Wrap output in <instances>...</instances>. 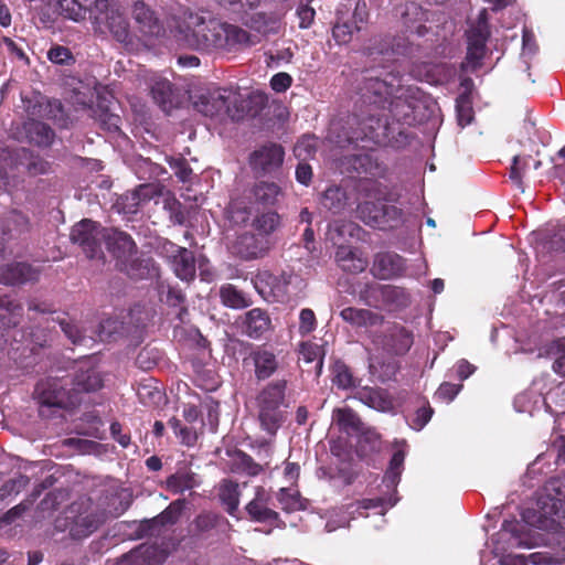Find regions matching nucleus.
Returning <instances> with one entry per match:
<instances>
[{
  "label": "nucleus",
  "instance_id": "obj_1",
  "mask_svg": "<svg viewBox=\"0 0 565 565\" xmlns=\"http://www.w3.org/2000/svg\"><path fill=\"white\" fill-rule=\"evenodd\" d=\"M175 38L184 46L201 52L232 50L258 43L241 26L221 22L196 12H186L175 28Z\"/></svg>",
  "mask_w": 565,
  "mask_h": 565
},
{
  "label": "nucleus",
  "instance_id": "obj_2",
  "mask_svg": "<svg viewBox=\"0 0 565 565\" xmlns=\"http://www.w3.org/2000/svg\"><path fill=\"white\" fill-rule=\"evenodd\" d=\"M562 480H551L537 501L539 511H525L523 519L531 525L551 531L565 525V492Z\"/></svg>",
  "mask_w": 565,
  "mask_h": 565
},
{
  "label": "nucleus",
  "instance_id": "obj_3",
  "mask_svg": "<svg viewBox=\"0 0 565 565\" xmlns=\"http://www.w3.org/2000/svg\"><path fill=\"white\" fill-rule=\"evenodd\" d=\"M287 382L278 380L267 384L257 395L258 420L262 429L274 437L286 419L285 393Z\"/></svg>",
  "mask_w": 565,
  "mask_h": 565
},
{
  "label": "nucleus",
  "instance_id": "obj_4",
  "mask_svg": "<svg viewBox=\"0 0 565 565\" xmlns=\"http://www.w3.org/2000/svg\"><path fill=\"white\" fill-rule=\"evenodd\" d=\"M244 97L236 90L216 88L202 94L194 103L198 111L211 118L239 120L244 117Z\"/></svg>",
  "mask_w": 565,
  "mask_h": 565
},
{
  "label": "nucleus",
  "instance_id": "obj_5",
  "mask_svg": "<svg viewBox=\"0 0 565 565\" xmlns=\"http://www.w3.org/2000/svg\"><path fill=\"white\" fill-rule=\"evenodd\" d=\"M108 518V513L90 499L82 498L73 502L66 511L70 533L82 539L95 532Z\"/></svg>",
  "mask_w": 565,
  "mask_h": 565
},
{
  "label": "nucleus",
  "instance_id": "obj_6",
  "mask_svg": "<svg viewBox=\"0 0 565 565\" xmlns=\"http://www.w3.org/2000/svg\"><path fill=\"white\" fill-rule=\"evenodd\" d=\"M107 231L90 220H83L72 228L71 241L78 244L87 257L97 258L102 256V242Z\"/></svg>",
  "mask_w": 565,
  "mask_h": 565
},
{
  "label": "nucleus",
  "instance_id": "obj_7",
  "mask_svg": "<svg viewBox=\"0 0 565 565\" xmlns=\"http://www.w3.org/2000/svg\"><path fill=\"white\" fill-rule=\"evenodd\" d=\"M291 276L281 274L273 275L268 270H260L253 279L257 292L267 301H282L288 295V286Z\"/></svg>",
  "mask_w": 565,
  "mask_h": 565
},
{
  "label": "nucleus",
  "instance_id": "obj_8",
  "mask_svg": "<svg viewBox=\"0 0 565 565\" xmlns=\"http://www.w3.org/2000/svg\"><path fill=\"white\" fill-rule=\"evenodd\" d=\"M372 341L388 353L404 354L411 349L413 337L404 327L392 324L385 330L384 334L373 335Z\"/></svg>",
  "mask_w": 565,
  "mask_h": 565
},
{
  "label": "nucleus",
  "instance_id": "obj_9",
  "mask_svg": "<svg viewBox=\"0 0 565 565\" xmlns=\"http://www.w3.org/2000/svg\"><path fill=\"white\" fill-rule=\"evenodd\" d=\"M399 215L397 207L383 202H364L358 206V216L370 226L383 227Z\"/></svg>",
  "mask_w": 565,
  "mask_h": 565
},
{
  "label": "nucleus",
  "instance_id": "obj_10",
  "mask_svg": "<svg viewBox=\"0 0 565 565\" xmlns=\"http://www.w3.org/2000/svg\"><path fill=\"white\" fill-rule=\"evenodd\" d=\"M42 403L49 406L71 407L79 403L81 397H77L72 388L60 380H50L42 385L40 391Z\"/></svg>",
  "mask_w": 565,
  "mask_h": 565
},
{
  "label": "nucleus",
  "instance_id": "obj_11",
  "mask_svg": "<svg viewBox=\"0 0 565 565\" xmlns=\"http://www.w3.org/2000/svg\"><path fill=\"white\" fill-rule=\"evenodd\" d=\"M268 239L250 232L239 234L232 244L233 253L239 255L244 259L262 257L268 252Z\"/></svg>",
  "mask_w": 565,
  "mask_h": 565
},
{
  "label": "nucleus",
  "instance_id": "obj_12",
  "mask_svg": "<svg viewBox=\"0 0 565 565\" xmlns=\"http://www.w3.org/2000/svg\"><path fill=\"white\" fill-rule=\"evenodd\" d=\"M250 361L254 366L255 377L265 381L273 376L280 367L277 355L268 349L257 348L252 351L245 360Z\"/></svg>",
  "mask_w": 565,
  "mask_h": 565
},
{
  "label": "nucleus",
  "instance_id": "obj_13",
  "mask_svg": "<svg viewBox=\"0 0 565 565\" xmlns=\"http://www.w3.org/2000/svg\"><path fill=\"white\" fill-rule=\"evenodd\" d=\"M405 270L404 259L395 253H380L375 256L372 266L373 275L380 279H391L402 275Z\"/></svg>",
  "mask_w": 565,
  "mask_h": 565
},
{
  "label": "nucleus",
  "instance_id": "obj_14",
  "mask_svg": "<svg viewBox=\"0 0 565 565\" xmlns=\"http://www.w3.org/2000/svg\"><path fill=\"white\" fill-rule=\"evenodd\" d=\"M286 13L284 4L274 11H260L250 17L249 25L258 33L276 34L282 26V18Z\"/></svg>",
  "mask_w": 565,
  "mask_h": 565
},
{
  "label": "nucleus",
  "instance_id": "obj_15",
  "mask_svg": "<svg viewBox=\"0 0 565 565\" xmlns=\"http://www.w3.org/2000/svg\"><path fill=\"white\" fill-rule=\"evenodd\" d=\"M105 244L107 249L122 262L128 260L136 252V244L131 237L114 228H108L105 234Z\"/></svg>",
  "mask_w": 565,
  "mask_h": 565
},
{
  "label": "nucleus",
  "instance_id": "obj_16",
  "mask_svg": "<svg viewBox=\"0 0 565 565\" xmlns=\"http://www.w3.org/2000/svg\"><path fill=\"white\" fill-rule=\"evenodd\" d=\"M284 160V150L278 145L264 146L252 156V166L264 172H270L279 168Z\"/></svg>",
  "mask_w": 565,
  "mask_h": 565
},
{
  "label": "nucleus",
  "instance_id": "obj_17",
  "mask_svg": "<svg viewBox=\"0 0 565 565\" xmlns=\"http://www.w3.org/2000/svg\"><path fill=\"white\" fill-rule=\"evenodd\" d=\"M364 405L369 406L379 412H392L394 409V403L388 393L377 387H362L354 396Z\"/></svg>",
  "mask_w": 565,
  "mask_h": 565
},
{
  "label": "nucleus",
  "instance_id": "obj_18",
  "mask_svg": "<svg viewBox=\"0 0 565 565\" xmlns=\"http://www.w3.org/2000/svg\"><path fill=\"white\" fill-rule=\"evenodd\" d=\"M488 35L489 32L484 23H480L478 28L471 30L468 34L467 62L473 68L479 66L484 55Z\"/></svg>",
  "mask_w": 565,
  "mask_h": 565
},
{
  "label": "nucleus",
  "instance_id": "obj_19",
  "mask_svg": "<svg viewBox=\"0 0 565 565\" xmlns=\"http://www.w3.org/2000/svg\"><path fill=\"white\" fill-rule=\"evenodd\" d=\"M39 271L25 263L10 264L0 269V279L7 285L24 284L36 280Z\"/></svg>",
  "mask_w": 565,
  "mask_h": 565
},
{
  "label": "nucleus",
  "instance_id": "obj_20",
  "mask_svg": "<svg viewBox=\"0 0 565 565\" xmlns=\"http://www.w3.org/2000/svg\"><path fill=\"white\" fill-rule=\"evenodd\" d=\"M340 317L355 328H372L383 323L384 317L369 309L348 307Z\"/></svg>",
  "mask_w": 565,
  "mask_h": 565
},
{
  "label": "nucleus",
  "instance_id": "obj_21",
  "mask_svg": "<svg viewBox=\"0 0 565 565\" xmlns=\"http://www.w3.org/2000/svg\"><path fill=\"white\" fill-rule=\"evenodd\" d=\"M335 262L344 271L351 274L362 273L369 265L366 257L358 249L344 245L338 247Z\"/></svg>",
  "mask_w": 565,
  "mask_h": 565
},
{
  "label": "nucleus",
  "instance_id": "obj_22",
  "mask_svg": "<svg viewBox=\"0 0 565 565\" xmlns=\"http://www.w3.org/2000/svg\"><path fill=\"white\" fill-rule=\"evenodd\" d=\"M139 30L146 35H158L161 31L159 20L154 12L141 1H136L131 11Z\"/></svg>",
  "mask_w": 565,
  "mask_h": 565
},
{
  "label": "nucleus",
  "instance_id": "obj_23",
  "mask_svg": "<svg viewBox=\"0 0 565 565\" xmlns=\"http://www.w3.org/2000/svg\"><path fill=\"white\" fill-rule=\"evenodd\" d=\"M268 498L264 488H256L255 498L246 505V511L253 520L270 522L278 519V513L267 507Z\"/></svg>",
  "mask_w": 565,
  "mask_h": 565
},
{
  "label": "nucleus",
  "instance_id": "obj_24",
  "mask_svg": "<svg viewBox=\"0 0 565 565\" xmlns=\"http://www.w3.org/2000/svg\"><path fill=\"white\" fill-rule=\"evenodd\" d=\"M72 390L79 397L83 393L96 392L103 386V380L95 369H78L76 372L73 382Z\"/></svg>",
  "mask_w": 565,
  "mask_h": 565
},
{
  "label": "nucleus",
  "instance_id": "obj_25",
  "mask_svg": "<svg viewBox=\"0 0 565 565\" xmlns=\"http://www.w3.org/2000/svg\"><path fill=\"white\" fill-rule=\"evenodd\" d=\"M150 90L154 102L162 108V110L167 113L170 111L174 103V90L172 84L168 79L156 75L151 79Z\"/></svg>",
  "mask_w": 565,
  "mask_h": 565
},
{
  "label": "nucleus",
  "instance_id": "obj_26",
  "mask_svg": "<svg viewBox=\"0 0 565 565\" xmlns=\"http://www.w3.org/2000/svg\"><path fill=\"white\" fill-rule=\"evenodd\" d=\"M320 204L333 214L342 213L350 205L347 191L337 185L329 186L321 194Z\"/></svg>",
  "mask_w": 565,
  "mask_h": 565
},
{
  "label": "nucleus",
  "instance_id": "obj_27",
  "mask_svg": "<svg viewBox=\"0 0 565 565\" xmlns=\"http://www.w3.org/2000/svg\"><path fill=\"white\" fill-rule=\"evenodd\" d=\"M24 138L36 146H49L54 137L52 129L36 120H28L23 124Z\"/></svg>",
  "mask_w": 565,
  "mask_h": 565
},
{
  "label": "nucleus",
  "instance_id": "obj_28",
  "mask_svg": "<svg viewBox=\"0 0 565 565\" xmlns=\"http://www.w3.org/2000/svg\"><path fill=\"white\" fill-rule=\"evenodd\" d=\"M172 265L175 275L182 280H190L195 275V263L192 252L179 247L178 254L173 256Z\"/></svg>",
  "mask_w": 565,
  "mask_h": 565
},
{
  "label": "nucleus",
  "instance_id": "obj_29",
  "mask_svg": "<svg viewBox=\"0 0 565 565\" xmlns=\"http://www.w3.org/2000/svg\"><path fill=\"white\" fill-rule=\"evenodd\" d=\"M280 215L275 211H267L255 215L252 227L256 233L266 238L280 226Z\"/></svg>",
  "mask_w": 565,
  "mask_h": 565
},
{
  "label": "nucleus",
  "instance_id": "obj_30",
  "mask_svg": "<svg viewBox=\"0 0 565 565\" xmlns=\"http://www.w3.org/2000/svg\"><path fill=\"white\" fill-rule=\"evenodd\" d=\"M270 320L260 309H252L245 317V331L250 338H259L269 329Z\"/></svg>",
  "mask_w": 565,
  "mask_h": 565
},
{
  "label": "nucleus",
  "instance_id": "obj_31",
  "mask_svg": "<svg viewBox=\"0 0 565 565\" xmlns=\"http://www.w3.org/2000/svg\"><path fill=\"white\" fill-rule=\"evenodd\" d=\"M281 195V188L274 182H259L254 188L255 201L263 205H275Z\"/></svg>",
  "mask_w": 565,
  "mask_h": 565
},
{
  "label": "nucleus",
  "instance_id": "obj_32",
  "mask_svg": "<svg viewBox=\"0 0 565 565\" xmlns=\"http://www.w3.org/2000/svg\"><path fill=\"white\" fill-rule=\"evenodd\" d=\"M218 497L226 511L233 515L239 504L238 484L231 480H223L220 484Z\"/></svg>",
  "mask_w": 565,
  "mask_h": 565
},
{
  "label": "nucleus",
  "instance_id": "obj_33",
  "mask_svg": "<svg viewBox=\"0 0 565 565\" xmlns=\"http://www.w3.org/2000/svg\"><path fill=\"white\" fill-rule=\"evenodd\" d=\"M363 90V96L374 104L386 100L392 95V87L385 81L379 78L367 79Z\"/></svg>",
  "mask_w": 565,
  "mask_h": 565
},
{
  "label": "nucleus",
  "instance_id": "obj_34",
  "mask_svg": "<svg viewBox=\"0 0 565 565\" xmlns=\"http://www.w3.org/2000/svg\"><path fill=\"white\" fill-rule=\"evenodd\" d=\"M333 420L344 431H361L363 423L351 408H338L333 412Z\"/></svg>",
  "mask_w": 565,
  "mask_h": 565
},
{
  "label": "nucleus",
  "instance_id": "obj_35",
  "mask_svg": "<svg viewBox=\"0 0 565 565\" xmlns=\"http://www.w3.org/2000/svg\"><path fill=\"white\" fill-rule=\"evenodd\" d=\"M220 296L222 302L230 308L243 309L249 306V299L233 285L227 284L222 286Z\"/></svg>",
  "mask_w": 565,
  "mask_h": 565
},
{
  "label": "nucleus",
  "instance_id": "obj_36",
  "mask_svg": "<svg viewBox=\"0 0 565 565\" xmlns=\"http://www.w3.org/2000/svg\"><path fill=\"white\" fill-rule=\"evenodd\" d=\"M198 484L195 475L190 471L177 472L167 479V487L173 493H182Z\"/></svg>",
  "mask_w": 565,
  "mask_h": 565
},
{
  "label": "nucleus",
  "instance_id": "obj_37",
  "mask_svg": "<svg viewBox=\"0 0 565 565\" xmlns=\"http://www.w3.org/2000/svg\"><path fill=\"white\" fill-rule=\"evenodd\" d=\"M89 3L87 7L82 6L77 0H60L58 8L60 13L75 22H79L85 19L87 9L89 10Z\"/></svg>",
  "mask_w": 565,
  "mask_h": 565
},
{
  "label": "nucleus",
  "instance_id": "obj_38",
  "mask_svg": "<svg viewBox=\"0 0 565 565\" xmlns=\"http://www.w3.org/2000/svg\"><path fill=\"white\" fill-rule=\"evenodd\" d=\"M544 353L548 356H556L553 370L561 375H565V337L548 344Z\"/></svg>",
  "mask_w": 565,
  "mask_h": 565
},
{
  "label": "nucleus",
  "instance_id": "obj_39",
  "mask_svg": "<svg viewBox=\"0 0 565 565\" xmlns=\"http://www.w3.org/2000/svg\"><path fill=\"white\" fill-rule=\"evenodd\" d=\"M332 383L341 390H349L354 386L353 376L349 367L342 362H335L332 367Z\"/></svg>",
  "mask_w": 565,
  "mask_h": 565
},
{
  "label": "nucleus",
  "instance_id": "obj_40",
  "mask_svg": "<svg viewBox=\"0 0 565 565\" xmlns=\"http://www.w3.org/2000/svg\"><path fill=\"white\" fill-rule=\"evenodd\" d=\"M169 426L174 431L175 436L180 438L182 445L192 447L196 441V433L194 429L182 426L180 419L173 417L169 420Z\"/></svg>",
  "mask_w": 565,
  "mask_h": 565
},
{
  "label": "nucleus",
  "instance_id": "obj_41",
  "mask_svg": "<svg viewBox=\"0 0 565 565\" xmlns=\"http://www.w3.org/2000/svg\"><path fill=\"white\" fill-rule=\"evenodd\" d=\"M235 467L237 471L245 472L252 477L259 475L264 470L262 465L255 462L250 456L241 451L235 456Z\"/></svg>",
  "mask_w": 565,
  "mask_h": 565
},
{
  "label": "nucleus",
  "instance_id": "obj_42",
  "mask_svg": "<svg viewBox=\"0 0 565 565\" xmlns=\"http://www.w3.org/2000/svg\"><path fill=\"white\" fill-rule=\"evenodd\" d=\"M361 30L360 25H354L352 22H338L332 30L334 40L339 44H347L352 40L355 32Z\"/></svg>",
  "mask_w": 565,
  "mask_h": 565
},
{
  "label": "nucleus",
  "instance_id": "obj_43",
  "mask_svg": "<svg viewBox=\"0 0 565 565\" xmlns=\"http://www.w3.org/2000/svg\"><path fill=\"white\" fill-rule=\"evenodd\" d=\"M381 294L385 302L395 305L397 307L406 306L408 302V296L404 289L399 287L384 286Z\"/></svg>",
  "mask_w": 565,
  "mask_h": 565
},
{
  "label": "nucleus",
  "instance_id": "obj_44",
  "mask_svg": "<svg viewBox=\"0 0 565 565\" xmlns=\"http://www.w3.org/2000/svg\"><path fill=\"white\" fill-rule=\"evenodd\" d=\"M278 501L281 509L287 512H292L302 509V502L297 492H290L287 489H280L278 493Z\"/></svg>",
  "mask_w": 565,
  "mask_h": 565
},
{
  "label": "nucleus",
  "instance_id": "obj_45",
  "mask_svg": "<svg viewBox=\"0 0 565 565\" xmlns=\"http://www.w3.org/2000/svg\"><path fill=\"white\" fill-rule=\"evenodd\" d=\"M142 203H141L136 190L120 195V198L117 200L118 207L125 214L136 213L138 211V207Z\"/></svg>",
  "mask_w": 565,
  "mask_h": 565
},
{
  "label": "nucleus",
  "instance_id": "obj_46",
  "mask_svg": "<svg viewBox=\"0 0 565 565\" xmlns=\"http://www.w3.org/2000/svg\"><path fill=\"white\" fill-rule=\"evenodd\" d=\"M121 329V323L114 318H107L100 321L97 330V339L102 342L108 341Z\"/></svg>",
  "mask_w": 565,
  "mask_h": 565
},
{
  "label": "nucleus",
  "instance_id": "obj_47",
  "mask_svg": "<svg viewBox=\"0 0 565 565\" xmlns=\"http://www.w3.org/2000/svg\"><path fill=\"white\" fill-rule=\"evenodd\" d=\"M60 327L65 335L74 343V344H86L89 341H95L92 337H86L82 334V331L71 322L62 320L60 322Z\"/></svg>",
  "mask_w": 565,
  "mask_h": 565
},
{
  "label": "nucleus",
  "instance_id": "obj_48",
  "mask_svg": "<svg viewBox=\"0 0 565 565\" xmlns=\"http://www.w3.org/2000/svg\"><path fill=\"white\" fill-rule=\"evenodd\" d=\"M456 109H457L458 122L461 127H465L472 121L473 111H472L471 104L468 99H466V98L458 99Z\"/></svg>",
  "mask_w": 565,
  "mask_h": 565
},
{
  "label": "nucleus",
  "instance_id": "obj_49",
  "mask_svg": "<svg viewBox=\"0 0 565 565\" xmlns=\"http://www.w3.org/2000/svg\"><path fill=\"white\" fill-rule=\"evenodd\" d=\"M529 162L527 158H522L520 156H515L513 158V163L510 170V179L519 186H522V177L524 174L525 169L527 168Z\"/></svg>",
  "mask_w": 565,
  "mask_h": 565
},
{
  "label": "nucleus",
  "instance_id": "obj_50",
  "mask_svg": "<svg viewBox=\"0 0 565 565\" xmlns=\"http://www.w3.org/2000/svg\"><path fill=\"white\" fill-rule=\"evenodd\" d=\"M47 58L54 64H68L73 56L67 47L55 45L49 50Z\"/></svg>",
  "mask_w": 565,
  "mask_h": 565
},
{
  "label": "nucleus",
  "instance_id": "obj_51",
  "mask_svg": "<svg viewBox=\"0 0 565 565\" xmlns=\"http://www.w3.org/2000/svg\"><path fill=\"white\" fill-rule=\"evenodd\" d=\"M404 459H405V452L402 449L394 452V455L390 461V468L386 472V476H387V478L391 479L392 483L396 482L398 476L401 475Z\"/></svg>",
  "mask_w": 565,
  "mask_h": 565
},
{
  "label": "nucleus",
  "instance_id": "obj_52",
  "mask_svg": "<svg viewBox=\"0 0 565 565\" xmlns=\"http://www.w3.org/2000/svg\"><path fill=\"white\" fill-rule=\"evenodd\" d=\"M397 369L398 367L395 362H388L387 364L382 365L381 370H379L376 363H370V370L372 374L377 375L382 382L391 380L396 374Z\"/></svg>",
  "mask_w": 565,
  "mask_h": 565
},
{
  "label": "nucleus",
  "instance_id": "obj_53",
  "mask_svg": "<svg viewBox=\"0 0 565 565\" xmlns=\"http://www.w3.org/2000/svg\"><path fill=\"white\" fill-rule=\"evenodd\" d=\"M299 320V331L302 334H308L316 328V316L311 309H302Z\"/></svg>",
  "mask_w": 565,
  "mask_h": 565
},
{
  "label": "nucleus",
  "instance_id": "obj_54",
  "mask_svg": "<svg viewBox=\"0 0 565 565\" xmlns=\"http://www.w3.org/2000/svg\"><path fill=\"white\" fill-rule=\"evenodd\" d=\"M460 388H461V385H456L452 383L445 382L438 387L435 395L437 398L449 403L456 397V395L459 393Z\"/></svg>",
  "mask_w": 565,
  "mask_h": 565
},
{
  "label": "nucleus",
  "instance_id": "obj_55",
  "mask_svg": "<svg viewBox=\"0 0 565 565\" xmlns=\"http://www.w3.org/2000/svg\"><path fill=\"white\" fill-rule=\"evenodd\" d=\"M292 83V78L287 73H277L275 74L270 79V87L276 93H284L286 92Z\"/></svg>",
  "mask_w": 565,
  "mask_h": 565
},
{
  "label": "nucleus",
  "instance_id": "obj_56",
  "mask_svg": "<svg viewBox=\"0 0 565 565\" xmlns=\"http://www.w3.org/2000/svg\"><path fill=\"white\" fill-rule=\"evenodd\" d=\"M228 220L236 225L245 224L248 221L249 213L245 207L234 203L228 207L227 211Z\"/></svg>",
  "mask_w": 565,
  "mask_h": 565
},
{
  "label": "nucleus",
  "instance_id": "obj_57",
  "mask_svg": "<svg viewBox=\"0 0 565 565\" xmlns=\"http://www.w3.org/2000/svg\"><path fill=\"white\" fill-rule=\"evenodd\" d=\"M316 12L313 8L308 4H300L297 9V17L299 19V28L307 29L313 22Z\"/></svg>",
  "mask_w": 565,
  "mask_h": 565
},
{
  "label": "nucleus",
  "instance_id": "obj_58",
  "mask_svg": "<svg viewBox=\"0 0 565 565\" xmlns=\"http://www.w3.org/2000/svg\"><path fill=\"white\" fill-rule=\"evenodd\" d=\"M299 354L306 363H311L320 358V348L317 344L305 342L300 344Z\"/></svg>",
  "mask_w": 565,
  "mask_h": 565
},
{
  "label": "nucleus",
  "instance_id": "obj_59",
  "mask_svg": "<svg viewBox=\"0 0 565 565\" xmlns=\"http://www.w3.org/2000/svg\"><path fill=\"white\" fill-rule=\"evenodd\" d=\"M182 510V502L175 501L171 503L160 515L161 522L174 523Z\"/></svg>",
  "mask_w": 565,
  "mask_h": 565
},
{
  "label": "nucleus",
  "instance_id": "obj_60",
  "mask_svg": "<svg viewBox=\"0 0 565 565\" xmlns=\"http://www.w3.org/2000/svg\"><path fill=\"white\" fill-rule=\"evenodd\" d=\"M433 413V408L430 407L419 408L416 412V416L414 419V428L420 430L430 420Z\"/></svg>",
  "mask_w": 565,
  "mask_h": 565
},
{
  "label": "nucleus",
  "instance_id": "obj_61",
  "mask_svg": "<svg viewBox=\"0 0 565 565\" xmlns=\"http://www.w3.org/2000/svg\"><path fill=\"white\" fill-rule=\"evenodd\" d=\"M135 190L141 203L150 201L151 199L159 194L158 188L154 184H141Z\"/></svg>",
  "mask_w": 565,
  "mask_h": 565
},
{
  "label": "nucleus",
  "instance_id": "obj_62",
  "mask_svg": "<svg viewBox=\"0 0 565 565\" xmlns=\"http://www.w3.org/2000/svg\"><path fill=\"white\" fill-rule=\"evenodd\" d=\"M315 148V139L311 137L302 138L295 147L296 156H309Z\"/></svg>",
  "mask_w": 565,
  "mask_h": 565
},
{
  "label": "nucleus",
  "instance_id": "obj_63",
  "mask_svg": "<svg viewBox=\"0 0 565 565\" xmlns=\"http://www.w3.org/2000/svg\"><path fill=\"white\" fill-rule=\"evenodd\" d=\"M536 49L534 35L530 31H524L522 55L532 56L536 52Z\"/></svg>",
  "mask_w": 565,
  "mask_h": 565
},
{
  "label": "nucleus",
  "instance_id": "obj_64",
  "mask_svg": "<svg viewBox=\"0 0 565 565\" xmlns=\"http://www.w3.org/2000/svg\"><path fill=\"white\" fill-rule=\"evenodd\" d=\"M312 177V170L309 164L300 163L296 169V178L298 182L302 184H308Z\"/></svg>",
  "mask_w": 565,
  "mask_h": 565
}]
</instances>
